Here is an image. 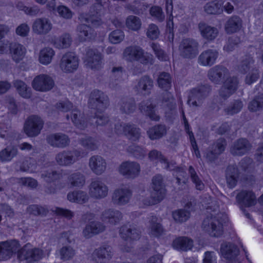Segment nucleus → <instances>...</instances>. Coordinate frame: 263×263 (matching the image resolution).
I'll list each match as a JSON object with an SVG mask.
<instances>
[{
    "mask_svg": "<svg viewBox=\"0 0 263 263\" xmlns=\"http://www.w3.org/2000/svg\"><path fill=\"white\" fill-rule=\"evenodd\" d=\"M109 105L108 96L99 90H93L88 101L89 107L98 111H104Z\"/></svg>",
    "mask_w": 263,
    "mask_h": 263,
    "instance_id": "39448f33",
    "label": "nucleus"
},
{
    "mask_svg": "<svg viewBox=\"0 0 263 263\" xmlns=\"http://www.w3.org/2000/svg\"><path fill=\"white\" fill-rule=\"evenodd\" d=\"M204 11L210 14H220L222 12L221 4L217 0L209 3L205 5Z\"/></svg>",
    "mask_w": 263,
    "mask_h": 263,
    "instance_id": "5fc2aeb1",
    "label": "nucleus"
},
{
    "mask_svg": "<svg viewBox=\"0 0 263 263\" xmlns=\"http://www.w3.org/2000/svg\"><path fill=\"white\" fill-rule=\"evenodd\" d=\"M148 223V233L151 236L159 237L163 234L164 229L161 224L158 222V218L156 216H151Z\"/></svg>",
    "mask_w": 263,
    "mask_h": 263,
    "instance_id": "72a5a7b5",
    "label": "nucleus"
},
{
    "mask_svg": "<svg viewBox=\"0 0 263 263\" xmlns=\"http://www.w3.org/2000/svg\"><path fill=\"white\" fill-rule=\"evenodd\" d=\"M60 258L63 261L71 259L76 254V251L69 246H63L59 251Z\"/></svg>",
    "mask_w": 263,
    "mask_h": 263,
    "instance_id": "603ef678",
    "label": "nucleus"
},
{
    "mask_svg": "<svg viewBox=\"0 0 263 263\" xmlns=\"http://www.w3.org/2000/svg\"><path fill=\"white\" fill-rule=\"evenodd\" d=\"M105 226L101 222L93 221L87 224L83 231V235L86 238L91 237L92 235L103 232Z\"/></svg>",
    "mask_w": 263,
    "mask_h": 263,
    "instance_id": "c85d7f7f",
    "label": "nucleus"
},
{
    "mask_svg": "<svg viewBox=\"0 0 263 263\" xmlns=\"http://www.w3.org/2000/svg\"><path fill=\"white\" fill-rule=\"evenodd\" d=\"M173 245L177 250L187 251L192 248L193 241L186 237H179L173 241Z\"/></svg>",
    "mask_w": 263,
    "mask_h": 263,
    "instance_id": "e433bc0d",
    "label": "nucleus"
},
{
    "mask_svg": "<svg viewBox=\"0 0 263 263\" xmlns=\"http://www.w3.org/2000/svg\"><path fill=\"white\" fill-rule=\"evenodd\" d=\"M54 54L55 52L52 48H43L40 51L39 61L43 65H48L51 62Z\"/></svg>",
    "mask_w": 263,
    "mask_h": 263,
    "instance_id": "c03bdc74",
    "label": "nucleus"
},
{
    "mask_svg": "<svg viewBox=\"0 0 263 263\" xmlns=\"http://www.w3.org/2000/svg\"><path fill=\"white\" fill-rule=\"evenodd\" d=\"M71 41L70 35L65 33L55 40L54 45L59 49L67 48L70 46Z\"/></svg>",
    "mask_w": 263,
    "mask_h": 263,
    "instance_id": "8fccbe9b",
    "label": "nucleus"
},
{
    "mask_svg": "<svg viewBox=\"0 0 263 263\" xmlns=\"http://www.w3.org/2000/svg\"><path fill=\"white\" fill-rule=\"evenodd\" d=\"M17 154V149L14 147H7L0 152V160L2 161H10Z\"/></svg>",
    "mask_w": 263,
    "mask_h": 263,
    "instance_id": "6e6d98bb",
    "label": "nucleus"
},
{
    "mask_svg": "<svg viewBox=\"0 0 263 263\" xmlns=\"http://www.w3.org/2000/svg\"><path fill=\"white\" fill-rule=\"evenodd\" d=\"M197 43L195 40L190 38L183 39L179 46L180 56L184 58L192 59L196 57Z\"/></svg>",
    "mask_w": 263,
    "mask_h": 263,
    "instance_id": "4468645a",
    "label": "nucleus"
},
{
    "mask_svg": "<svg viewBox=\"0 0 263 263\" xmlns=\"http://www.w3.org/2000/svg\"><path fill=\"white\" fill-rule=\"evenodd\" d=\"M80 144L90 151H95L98 148L99 142L96 139L91 137H86L80 139Z\"/></svg>",
    "mask_w": 263,
    "mask_h": 263,
    "instance_id": "3c124183",
    "label": "nucleus"
},
{
    "mask_svg": "<svg viewBox=\"0 0 263 263\" xmlns=\"http://www.w3.org/2000/svg\"><path fill=\"white\" fill-rule=\"evenodd\" d=\"M48 144L53 147L64 148L68 146L70 143L68 137L63 133L51 134L46 137Z\"/></svg>",
    "mask_w": 263,
    "mask_h": 263,
    "instance_id": "4be33fe9",
    "label": "nucleus"
},
{
    "mask_svg": "<svg viewBox=\"0 0 263 263\" xmlns=\"http://www.w3.org/2000/svg\"><path fill=\"white\" fill-rule=\"evenodd\" d=\"M79 19L82 23L77 28V32L79 38L81 41H86L91 39L93 33L92 29L85 23H90L95 27L99 26L102 24L100 17L95 15L82 14L79 17Z\"/></svg>",
    "mask_w": 263,
    "mask_h": 263,
    "instance_id": "f03ea898",
    "label": "nucleus"
},
{
    "mask_svg": "<svg viewBox=\"0 0 263 263\" xmlns=\"http://www.w3.org/2000/svg\"><path fill=\"white\" fill-rule=\"evenodd\" d=\"M67 199L71 202L84 204L87 202L89 199V195L82 190H75L69 192L67 195Z\"/></svg>",
    "mask_w": 263,
    "mask_h": 263,
    "instance_id": "2f4dec72",
    "label": "nucleus"
},
{
    "mask_svg": "<svg viewBox=\"0 0 263 263\" xmlns=\"http://www.w3.org/2000/svg\"><path fill=\"white\" fill-rule=\"evenodd\" d=\"M166 127L164 125L158 124L148 129L147 134L148 137L152 140L161 138L166 135Z\"/></svg>",
    "mask_w": 263,
    "mask_h": 263,
    "instance_id": "a19ab883",
    "label": "nucleus"
},
{
    "mask_svg": "<svg viewBox=\"0 0 263 263\" xmlns=\"http://www.w3.org/2000/svg\"><path fill=\"white\" fill-rule=\"evenodd\" d=\"M156 105L152 104L151 101H143L139 104L141 111L148 116L152 120L158 121L160 117L156 113Z\"/></svg>",
    "mask_w": 263,
    "mask_h": 263,
    "instance_id": "473e14b6",
    "label": "nucleus"
},
{
    "mask_svg": "<svg viewBox=\"0 0 263 263\" xmlns=\"http://www.w3.org/2000/svg\"><path fill=\"white\" fill-rule=\"evenodd\" d=\"M223 85L229 89L235 92L238 88V80L237 77L235 76H227L225 78Z\"/></svg>",
    "mask_w": 263,
    "mask_h": 263,
    "instance_id": "774afa93",
    "label": "nucleus"
},
{
    "mask_svg": "<svg viewBox=\"0 0 263 263\" xmlns=\"http://www.w3.org/2000/svg\"><path fill=\"white\" fill-rule=\"evenodd\" d=\"M103 55L97 49H88L84 62L86 66L93 70H99L103 66Z\"/></svg>",
    "mask_w": 263,
    "mask_h": 263,
    "instance_id": "2eb2a0df",
    "label": "nucleus"
},
{
    "mask_svg": "<svg viewBox=\"0 0 263 263\" xmlns=\"http://www.w3.org/2000/svg\"><path fill=\"white\" fill-rule=\"evenodd\" d=\"M27 211L29 214L34 216H44L46 215L48 212L45 208L35 204L29 206L27 208Z\"/></svg>",
    "mask_w": 263,
    "mask_h": 263,
    "instance_id": "0e129e2a",
    "label": "nucleus"
},
{
    "mask_svg": "<svg viewBox=\"0 0 263 263\" xmlns=\"http://www.w3.org/2000/svg\"><path fill=\"white\" fill-rule=\"evenodd\" d=\"M112 255V249L109 246L100 247L96 249L93 253V259L97 263H106L109 261Z\"/></svg>",
    "mask_w": 263,
    "mask_h": 263,
    "instance_id": "393cba45",
    "label": "nucleus"
},
{
    "mask_svg": "<svg viewBox=\"0 0 263 263\" xmlns=\"http://www.w3.org/2000/svg\"><path fill=\"white\" fill-rule=\"evenodd\" d=\"M123 58L128 62L138 61L143 65H152L154 63L153 55L145 52L139 46H129L126 47L123 52Z\"/></svg>",
    "mask_w": 263,
    "mask_h": 263,
    "instance_id": "7ed1b4c3",
    "label": "nucleus"
},
{
    "mask_svg": "<svg viewBox=\"0 0 263 263\" xmlns=\"http://www.w3.org/2000/svg\"><path fill=\"white\" fill-rule=\"evenodd\" d=\"M153 192H156V194L162 196L164 199L166 194V190L163 183V178L160 175H156L152 179Z\"/></svg>",
    "mask_w": 263,
    "mask_h": 263,
    "instance_id": "ea45409f",
    "label": "nucleus"
},
{
    "mask_svg": "<svg viewBox=\"0 0 263 263\" xmlns=\"http://www.w3.org/2000/svg\"><path fill=\"white\" fill-rule=\"evenodd\" d=\"M217 210L215 209L210 216L205 218L202 223L201 228L212 237H219L223 233V223L228 219L226 214L219 212L218 207Z\"/></svg>",
    "mask_w": 263,
    "mask_h": 263,
    "instance_id": "f257e3e1",
    "label": "nucleus"
},
{
    "mask_svg": "<svg viewBox=\"0 0 263 263\" xmlns=\"http://www.w3.org/2000/svg\"><path fill=\"white\" fill-rule=\"evenodd\" d=\"M151 47L153 49L156 56L159 60L162 61H167L168 60L169 58L168 55L160 48L159 45L157 43H152L151 44Z\"/></svg>",
    "mask_w": 263,
    "mask_h": 263,
    "instance_id": "69168bd1",
    "label": "nucleus"
},
{
    "mask_svg": "<svg viewBox=\"0 0 263 263\" xmlns=\"http://www.w3.org/2000/svg\"><path fill=\"white\" fill-rule=\"evenodd\" d=\"M249 110L252 112L260 111L263 110V93H259L249 102Z\"/></svg>",
    "mask_w": 263,
    "mask_h": 263,
    "instance_id": "37998d69",
    "label": "nucleus"
},
{
    "mask_svg": "<svg viewBox=\"0 0 263 263\" xmlns=\"http://www.w3.org/2000/svg\"><path fill=\"white\" fill-rule=\"evenodd\" d=\"M88 164L91 171L97 175L103 174L107 168L106 160L100 155L91 156L89 159Z\"/></svg>",
    "mask_w": 263,
    "mask_h": 263,
    "instance_id": "aec40b11",
    "label": "nucleus"
},
{
    "mask_svg": "<svg viewBox=\"0 0 263 263\" xmlns=\"http://www.w3.org/2000/svg\"><path fill=\"white\" fill-rule=\"evenodd\" d=\"M43 124V121L41 118L31 116L27 119L24 124V132L28 137H35L40 133Z\"/></svg>",
    "mask_w": 263,
    "mask_h": 263,
    "instance_id": "f8f14e48",
    "label": "nucleus"
},
{
    "mask_svg": "<svg viewBox=\"0 0 263 263\" xmlns=\"http://www.w3.org/2000/svg\"><path fill=\"white\" fill-rule=\"evenodd\" d=\"M52 28V24L50 20L46 17L36 18L32 24L33 32L38 35H46Z\"/></svg>",
    "mask_w": 263,
    "mask_h": 263,
    "instance_id": "6ab92c4d",
    "label": "nucleus"
},
{
    "mask_svg": "<svg viewBox=\"0 0 263 263\" xmlns=\"http://www.w3.org/2000/svg\"><path fill=\"white\" fill-rule=\"evenodd\" d=\"M140 230L136 226H123L120 229V236L125 240H135L140 238Z\"/></svg>",
    "mask_w": 263,
    "mask_h": 263,
    "instance_id": "bb28decb",
    "label": "nucleus"
},
{
    "mask_svg": "<svg viewBox=\"0 0 263 263\" xmlns=\"http://www.w3.org/2000/svg\"><path fill=\"white\" fill-rule=\"evenodd\" d=\"M89 195L95 199H102L107 196L108 187L99 178L92 180L88 186Z\"/></svg>",
    "mask_w": 263,
    "mask_h": 263,
    "instance_id": "6e6552de",
    "label": "nucleus"
},
{
    "mask_svg": "<svg viewBox=\"0 0 263 263\" xmlns=\"http://www.w3.org/2000/svg\"><path fill=\"white\" fill-rule=\"evenodd\" d=\"M43 256V251L34 248L29 243L26 244L18 251V257L21 260H26L28 263H33L41 259Z\"/></svg>",
    "mask_w": 263,
    "mask_h": 263,
    "instance_id": "423d86ee",
    "label": "nucleus"
},
{
    "mask_svg": "<svg viewBox=\"0 0 263 263\" xmlns=\"http://www.w3.org/2000/svg\"><path fill=\"white\" fill-rule=\"evenodd\" d=\"M62 177V174L55 170L44 171L41 174L42 178L48 183L53 182L60 179Z\"/></svg>",
    "mask_w": 263,
    "mask_h": 263,
    "instance_id": "864d4df0",
    "label": "nucleus"
},
{
    "mask_svg": "<svg viewBox=\"0 0 263 263\" xmlns=\"http://www.w3.org/2000/svg\"><path fill=\"white\" fill-rule=\"evenodd\" d=\"M19 247L20 244L15 240L0 242V259H9L14 253L18 251Z\"/></svg>",
    "mask_w": 263,
    "mask_h": 263,
    "instance_id": "a211bd4d",
    "label": "nucleus"
},
{
    "mask_svg": "<svg viewBox=\"0 0 263 263\" xmlns=\"http://www.w3.org/2000/svg\"><path fill=\"white\" fill-rule=\"evenodd\" d=\"M198 28L202 37L209 40L214 39L217 35L218 30L216 28L200 23Z\"/></svg>",
    "mask_w": 263,
    "mask_h": 263,
    "instance_id": "79ce46f5",
    "label": "nucleus"
},
{
    "mask_svg": "<svg viewBox=\"0 0 263 263\" xmlns=\"http://www.w3.org/2000/svg\"><path fill=\"white\" fill-rule=\"evenodd\" d=\"M79 64V58L75 53L68 52L62 56L60 62V67L65 73H72L78 69Z\"/></svg>",
    "mask_w": 263,
    "mask_h": 263,
    "instance_id": "9d476101",
    "label": "nucleus"
},
{
    "mask_svg": "<svg viewBox=\"0 0 263 263\" xmlns=\"http://www.w3.org/2000/svg\"><path fill=\"white\" fill-rule=\"evenodd\" d=\"M133 192L129 187L122 186L116 189L111 195V201L114 204L123 206L128 203L132 197Z\"/></svg>",
    "mask_w": 263,
    "mask_h": 263,
    "instance_id": "1a4fd4ad",
    "label": "nucleus"
},
{
    "mask_svg": "<svg viewBox=\"0 0 263 263\" xmlns=\"http://www.w3.org/2000/svg\"><path fill=\"white\" fill-rule=\"evenodd\" d=\"M115 129L117 134H123L132 141L137 142L141 137L140 128L134 124L117 123Z\"/></svg>",
    "mask_w": 263,
    "mask_h": 263,
    "instance_id": "0eeeda50",
    "label": "nucleus"
},
{
    "mask_svg": "<svg viewBox=\"0 0 263 263\" xmlns=\"http://www.w3.org/2000/svg\"><path fill=\"white\" fill-rule=\"evenodd\" d=\"M255 60L252 57L247 56L241 62L238 67L240 72L246 73L249 72L252 68Z\"/></svg>",
    "mask_w": 263,
    "mask_h": 263,
    "instance_id": "13d9d810",
    "label": "nucleus"
},
{
    "mask_svg": "<svg viewBox=\"0 0 263 263\" xmlns=\"http://www.w3.org/2000/svg\"><path fill=\"white\" fill-rule=\"evenodd\" d=\"M157 82L159 86L167 91L172 86V77L169 73L165 72H160Z\"/></svg>",
    "mask_w": 263,
    "mask_h": 263,
    "instance_id": "09e8293b",
    "label": "nucleus"
},
{
    "mask_svg": "<svg viewBox=\"0 0 263 263\" xmlns=\"http://www.w3.org/2000/svg\"><path fill=\"white\" fill-rule=\"evenodd\" d=\"M15 88L18 94L25 99L30 98L31 96V88L27 86L26 84L21 80H15L13 83Z\"/></svg>",
    "mask_w": 263,
    "mask_h": 263,
    "instance_id": "49530a36",
    "label": "nucleus"
},
{
    "mask_svg": "<svg viewBox=\"0 0 263 263\" xmlns=\"http://www.w3.org/2000/svg\"><path fill=\"white\" fill-rule=\"evenodd\" d=\"M126 151L129 154L137 159L144 158L147 153V151L144 147L135 144L128 146Z\"/></svg>",
    "mask_w": 263,
    "mask_h": 263,
    "instance_id": "de8ad7c7",
    "label": "nucleus"
},
{
    "mask_svg": "<svg viewBox=\"0 0 263 263\" xmlns=\"http://www.w3.org/2000/svg\"><path fill=\"white\" fill-rule=\"evenodd\" d=\"M241 27V19L237 15H233L226 22L225 29L227 33H232L239 31Z\"/></svg>",
    "mask_w": 263,
    "mask_h": 263,
    "instance_id": "c9c22d12",
    "label": "nucleus"
},
{
    "mask_svg": "<svg viewBox=\"0 0 263 263\" xmlns=\"http://www.w3.org/2000/svg\"><path fill=\"white\" fill-rule=\"evenodd\" d=\"M82 157V153L77 149L63 151L58 153L55 157L57 162L62 166H69Z\"/></svg>",
    "mask_w": 263,
    "mask_h": 263,
    "instance_id": "9b49d317",
    "label": "nucleus"
},
{
    "mask_svg": "<svg viewBox=\"0 0 263 263\" xmlns=\"http://www.w3.org/2000/svg\"><path fill=\"white\" fill-rule=\"evenodd\" d=\"M218 55V53L216 50H206L200 54V62L203 66H211L215 63Z\"/></svg>",
    "mask_w": 263,
    "mask_h": 263,
    "instance_id": "f704fd0d",
    "label": "nucleus"
},
{
    "mask_svg": "<svg viewBox=\"0 0 263 263\" xmlns=\"http://www.w3.org/2000/svg\"><path fill=\"white\" fill-rule=\"evenodd\" d=\"M229 70L222 65H216L209 69L208 77L213 83L219 84L222 79L228 76Z\"/></svg>",
    "mask_w": 263,
    "mask_h": 263,
    "instance_id": "412c9836",
    "label": "nucleus"
},
{
    "mask_svg": "<svg viewBox=\"0 0 263 263\" xmlns=\"http://www.w3.org/2000/svg\"><path fill=\"white\" fill-rule=\"evenodd\" d=\"M71 119L73 124L78 128L83 129L87 127V123L84 114L78 109H74L72 110Z\"/></svg>",
    "mask_w": 263,
    "mask_h": 263,
    "instance_id": "4c0bfd02",
    "label": "nucleus"
},
{
    "mask_svg": "<svg viewBox=\"0 0 263 263\" xmlns=\"http://www.w3.org/2000/svg\"><path fill=\"white\" fill-rule=\"evenodd\" d=\"M122 218V213L119 210L112 209L105 210L101 216V219L103 221L112 225L117 224Z\"/></svg>",
    "mask_w": 263,
    "mask_h": 263,
    "instance_id": "5701e85b",
    "label": "nucleus"
},
{
    "mask_svg": "<svg viewBox=\"0 0 263 263\" xmlns=\"http://www.w3.org/2000/svg\"><path fill=\"white\" fill-rule=\"evenodd\" d=\"M227 145L226 141L223 138L218 139L212 146L211 150L206 154L207 158L212 161L220 155L225 149Z\"/></svg>",
    "mask_w": 263,
    "mask_h": 263,
    "instance_id": "c756f323",
    "label": "nucleus"
},
{
    "mask_svg": "<svg viewBox=\"0 0 263 263\" xmlns=\"http://www.w3.org/2000/svg\"><path fill=\"white\" fill-rule=\"evenodd\" d=\"M243 107L242 102L240 100H235L227 108L225 111L227 115H233L239 112Z\"/></svg>",
    "mask_w": 263,
    "mask_h": 263,
    "instance_id": "680f3d73",
    "label": "nucleus"
},
{
    "mask_svg": "<svg viewBox=\"0 0 263 263\" xmlns=\"http://www.w3.org/2000/svg\"><path fill=\"white\" fill-rule=\"evenodd\" d=\"M26 54V49L22 44L13 42L11 45L10 54L12 60L16 63L23 61Z\"/></svg>",
    "mask_w": 263,
    "mask_h": 263,
    "instance_id": "cd10ccee",
    "label": "nucleus"
},
{
    "mask_svg": "<svg viewBox=\"0 0 263 263\" xmlns=\"http://www.w3.org/2000/svg\"><path fill=\"white\" fill-rule=\"evenodd\" d=\"M236 198L240 205L246 207L254 205L256 202V196L251 191L242 190L237 195Z\"/></svg>",
    "mask_w": 263,
    "mask_h": 263,
    "instance_id": "b1692460",
    "label": "nucleus"
},
{
    "mask_svg": "<svg viewBox=\"0 0 263 263\" xmlns=\"http://www.w3.org/2000/svg\"><path fill=\"white\" fill-rule=\"evenodd\" d=\"M149 13L152 17L159 22H162L165 20L164 13L159 6H152L149 9Z\"/></svg>",
    "mask_w": 263,
    "mask_h": 263,
    "instance_id": "e2e57ef3",
    "label": "nucleus"
},
{
    "mask_svg": "<svg viewBox=\"0 0 263 263\" xmlns=\"http://www.w3.org/2000/svg\"><path fill=\"white\" fill-rule=\"evenodd\" d=\"M156 193V192H152L150 195L148 194L143 193L142 195H139L138 196V200L140 203L144 206L155 205L163 199L162 198L161 195L159 196Z\"/></svg>",
    "mask_w": 263,
    "mask_h": 263,
    "instance_id": "7c9ffc66",
    "label": "nucleus"
},
{
    "mask_svg": "<svg viewBox=\"0 0 263 263\" xmlns=\"http://www.w3.org/2000/svg\"><path fill=\"white\" fill-rule=\"evenodd\" d=\"M141 171L140 164L135 161H126L122 162L119 167V173L128 179H134L139 175Z\"/></svg>",
    "mask_w": 263,
    "mask_h": 263,
    "instance_id": "dca6fc26",
    "label": "nucleus"
},
{
    "mask_svg": "<svg viewBox=\"0 0 263 263\" xmlns=\"http://www.w3.org/2000/svg\"><path fill=\"white\" fill-rule=\"evenodd\" d=\"M108 38L111 43L118 44L124 39V33L121 30L117 29L110 32Z\"/></svg>",
    "mask_w": 263,
    "mask_h": 263,
    "instance_id": "338daca9",
    "label": "nucleus"
},
{
    "mask_svg": "<svg viewBox=\"0 0 263 263\" xmlns=\"http://www.w3.org/2000/svg\"><path fill=\"white\" fill-rule=\"evenodd\" d=\"M245 78V83L251 85L255 82L260 77L259 68L256 67H253L249 72Z\"/></svg>",
    "mask_w": 263,
    "mask_h": 263,
    "instance_id": "052dcab7",
    "label": "nucleus"
},
{
    "mask_svg": "<svg viewBox=\"0 0 263 263\" xmlns=\"http://www.w3.org/2000/svg\"><path fill=\"white\" fill-rule=\"evenodd\" d=\"M252 148V144L246 138L235 141L230 147V153L233 156H241L247 154Z\"/></svg>",
    "mask_w": 263,
    "mask_h": 263,
    "instance_id": "f3484780",
    "label": "nucleus"
},
{
    "mask_svg": "<svg viewBox=\"0 0 263 263\" xmlns=\"http://www.w3.org/2000/svg\"><path fill=\"white\" fill-rule=\"evenodd\" d=\"M190 212L184 209H180L173 212L172 216L177 222L181 223L186 221L190 217Z\"/></svg>",
    "mask_w": 263,
    "mask_h": 263,
    "instance_id": "bf43d9fd",
    "label": "nucleus"
},
{
    "mask_svg": "<svg viewBox=\"0 0 263 263\" xmlns=\"http://www.w3.org/2000/svg\"><path fill=\"white\" fill-rule=\"evenodd\" d=\"M54 86L53 79L49 75L41 74L36 76L32 82L33 88L39 91L47 92L51 90Z\"/></svg>",
    "mask_w": 263,
    "mask_h": 263,
    "instance_id": "ddd939ff",
    "label": "nucleus"
},
{
    "mask_svg": "<svg viewBox=\"0 0 263 263\" xmlns=\"http://www.w3.org/2000/svg\"><path fill=\"white\" fill-rule=\"evenodd\" d=\"M153 87V81L148 76L142 77L135 86V90L138 93L143 95H148Z\"/></svg>",
    "mask_w": 263,
    "mask_h": 263,
    "instance_id": "a878e982",
    "label": "nucleus"
},
{
    "mask_svg": "<svg viewBox=\"0 0 263 263\" xmlns=\"http://www.w3.org/2000/svg\"><path fill=\"white\" fill-rule=\"evenodd\" d=\"M136 108L135 100L132 98H124L120 103V110L124 114H130L134 112Z\"/></svg>",
    "mask_w": 263,
    "mask_h": 263,
    "instance_id": "a18cd8bd",
    "label": "nucleus"
},
{
    "mask_svg": "<svg viewBox=\"0 0 263 263\" xmlns=\"http://www.w3.org/2000/svg\"><path fill=\"white\" fill-rule=\"evenodd\" d=\"M220 251L223 257L227 259V263H241L244 260L240 255L237 246L230 242H223L220 247Z\"/></svg>",
    "mask_w": 263,
    "mask_h": 263,
    "instance_id": "20e7f679",
    "label": "nucleus"
},
{
    "mask_svg": "<svg viewBox=\"0 0 263 263\" xmlns=\"http://www.w3.org/2000/svg\"><path fill=\"white\" fill-rule=\"evenodd\" d=\"M67 180L71 186L81 187L85 184L86 178L85 175L81 172H76L68 176Z\"/></svg>",
    "mask_w": 263,
    "mask_h": 263,
    "instance_id": "58836bf2",
    "label": "nucleus"
},
{
    "mask_svg": "<svg viewBox=\"0 0 263 263\" xmlns=\"http://www.w3.org/2000/svg\"><path fill=\"white\" fill-rule=\"evenodd\" d=\"M125 25L129 29L138 31L141 28V22L138 16L129 15L126 18Z\"/></svg>",
    "mask_w": 263,
    "mask_h": 263,
    "instance_id": "4d7b16f0",
    "label": "nucleus"
}]
</instances>
